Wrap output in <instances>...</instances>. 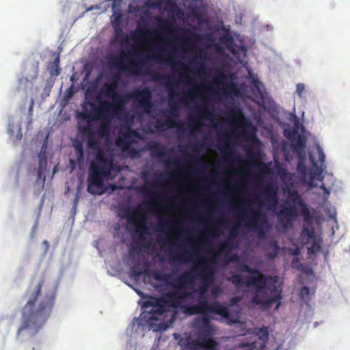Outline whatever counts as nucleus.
<instances>
[{"label": "nucleus", "mask_w": 350, "mask_h": 350, "mask_svg": "<svg viewBox=\"0 0 350 350\" xmlns=\"http://www.w3.org/2000/svg\"><path fill=\"white\" fill-rule=\"evenodd\" d=\"M59 63L60 58L59 55H57L55 59L48 65L47 70L52 77L58 76L60 74Z\"/></svg>", "instance_id": "obj_20"}, {"label": "nucleus", "mask_w": 350, "mask_h": 350, "mask_svg": "<svg viewBox=\"0 0 350 350\" xmlns=\"http://www.w3.org/2000/svg\"><path fill=\"white\" fill-rule=\"evenodd\" d=\"M144 73L150 76L152 81H160L165 83L170 96L169 104L171 107L168 111L167 118L165 121L158 120L156 122L155 128L157 129H161L164 126L169 128L177 127L178 131H183L184 124L180 121L176 123L175 120L173 119V118L178 117L176 103L173 100V97L176 95L175 86L177 84V81L174 80L171 81L170 77L159 72H152L148 68L144 70Z\"/></svg>", "instance_id": "obj_4"}, {"label": "nucleus", "mask_w": 350, "mask_h": 350, "mask_svg": "<svg viewBox=\"0 0 350 350\" xmlns=\"http://www.w3.org/2000/svg\"><path fill=\"white\" fill-rule=\"evenodd\" d=\"M156 20L158 25L161 27L162 31L170 32L174 29L172 22L163 20L161 17L159 16L157 17Z\"/></svg>", "instance_id": "obj_23"}, {"label": "nucleus", "mask_w": 350, "mask_h": 350, "mask_svg": "<svg viewBox=\"0 0 350 350\" xmlns=\"http://www.w3.org/2000/svg\"><path fill=\"white\" fill-rule=\"evenodd\" d=\"M131 271L134 278H139L142 274L148 275L149 271L144 269V271L140 270L137 266H133L131 269Z\"/></svg>", "instance_id": "obj_31"}, {"label": "nucleus", "mask_w": 350, "mask_h": 350, "mask_svg": "<svg viewBox=\"0 0 350 350\" xmlns=\"http://www.w3.org/2000/svg\"><path fill=\"white\" fill-rule=\"evenodd\" d=\"M194 174H199L200 173V171L198 170H193V172Z\"/></svg>", "instance_id": "obj_64"}, {"label": "nucleus", "mask_w": 350, "mask_h": 350, "mask_svg": "<svg viewBox=\"0 0 350 350\" xmlns=\"http://www.w3.org/2000/svg\"><path fill=\"white\" fill-rule=\"evenodd\" d=\"M120 75L115 74L111 77V83H105L103 92L106 97L112 98L111 103L105 102L100 107L93 103L90 105L92 111L82 113L81 117L90 123L91 121L100 120L96 133L88 124L81 127L79 131L87 138L88 147L96 151L94 160L91 161L88 177V191L92 195H102L105 191L104 179H113L120 172V167L111 157H108L100 148V142L96 138L107 137L110 133L111 120L114 116L119 117L124 112V106L127 103V96L117 93L118 83Z\"/></svg>", "instance_id": "obj_1"}, {"label": "nucleus", "mask_w": 350, "mask_h": 350, "mask_svg": "<svg viewBox=\"0 0 350 350\" xmlns=\"http://www.w3.org/2000/svg\"><path fill=\"white\" fill-rule=\"evenodd\" d=\"M238 116H240V117H241V118H244V116H243V114L241 113V111H238Z\"/></svg>", "instance_id": "obj_58"}, {"label": "nucleus", "mask_w": 350, "mask_h": 350, "mask_svg": "<svg viewBox=\"0 0 350 350\" xmlns=\"http://www.w3.org/2000/svg\"><path fill=\"white\" fill-rule=\"evenodd\" d=\"M267 222V217L265 213L260 210H252L251 216L248 217L246 226L254 230L257 231L259 236H262V224Z\"/></svg>", "instance_id": "obj_14"}, {"label": "nucleus", "mask_w": 350, "mask_h": 350, "mask_svg": "<svg viewBox=\"0 0 350 350\" xmlns=\"http://www.w3.org/2000/svg\"><path fill=\"white\" fill-rule=\"evenodd\" d=\"M309 293H310L309 288L307 286H303L300 290L299 295L301 299H304V298L306 297L309 295Z\"/></svg>", "instance_id": "obj_37"}, {"label": "nucleus", "mask_w": 350, "mask_h": 350, "mask_svg": "<svg viewBox=\"0 0 350 350\" xmlns=\"http://www.w3.org/2000/svg\"><path fill=\"white\" fill-rule=\"evenodd\" d=\"M75 150L77 156V161L79 165H81L84 161V150L81 143L78 142L75 144Z\"/></svg>", "instance_id": "obj_24"}, {"label": "nucleus", "mask_w": 350, "mask_h": 350, "mask_svg": "<svg viewBox=\"0 0 350 350\" xmlns=\"http://www.w3.org/2000/svg\"><path fill=\"white\" fill-rule=\"evenodd\" d=\"M271 245L274 247V250H275V252H274V254L271 255V256L272 258H274L277 256L278 254V245L277 244V242L276 241H273L271 242Z\"/></svg>", "instance_id": "obj_44"}, {"label": "nucleus", "mask_w": 350, "mask_h": 350, "mask_svg": "<svg viewBox=\"0 0 350 350\" xmlns=\"http://www.w3.org/2000/svg\"><path fill=\"white\" fill-rule=\"evenodd\" d=\"M236 258H237V256H234L233 257L230 258L228 260V262H230V261H231V260H234Z\"/></svg>", "instance_id": "obj_59"}, {"label": "nucleus", "mask_w": 350, "mask_h": 350, "mask_svg": "<svg viewBox=\"0 0 350 350\" xmlns=\"http://www.w3.org/2000/svg\"><path fill=\"white\" fill-rule=\"evenodd\" d=\"M317 150L318 154V162H316L312 154H310V160L314 168V174L319 176L323 174L324 170L326 168L325 164V154L319 145L317 146Z\"/></svg>", "instance_id": "obj_17"}, {"label": "nucleus", "mask_w": 350, "mask_h": 350, "mask_svg": "<svg viewBox=\"0 0 350 350\" xmlns=\"http://www.w3.org/2000/svg\"><path fill=\"white\" fill-rule=\"evenodd\" d=\"M238 227H239L238 224H235L231 228V229L230 230V235L231 237H234L237 235Z\"/></svg>", "instance_id": "obj_40"}, {"label": "nucleus", "mask_w": 350, "mask_h": 350, "mask_svg": "<svg viewBox=\"0 0 350 350\" xmlns=\"http://www.w3.org/2000/svg\"><path fill=\"white\" fill-rule=\"evenodd\" d=\"M291 145L297 152L302 150L306 146V141L304 137L299 135L296 139H292Z\"/></svg>", "instance_id": "obj_21"}, {"label": "nucleus", "mask_w": 350, "mask_h": 350, "mask_svg": "<svg viewBox=\"0 0 350 350\" xmlns=\"http://www.w3.org/2000/svg\"><path fill=\"white\" fill-rule=\"evenodd\" d=\"M148 275H152L153 279L156 281L163 282L165 284L167 283L168 279L170 278V275L168 273H164L161 271H149Z\"/></svg>", "instance_id": "obj_22"}, {"label": "nucleus", "mask_w": 350, "mask_h": 350, "mask_svg": "<svg viewBox=\"0 0 350 350\" xmlns=\"http://www.w3.org/2000/svg\"><path fill=\"white\" fill-rule=\"evenodd\" d=\"M197 278H199V273L197 271H193L192 269L190 271L183 273L176 279L175 283L171 284L174 291L167 293V297L172 300H180L183 302L191 295V293L185 291L184 288L193 284Z\"/></svg>", "instance_id": "obj_8"}, {"label": "nucleus", "mask_w": 350, "mask_h": 350, "mask_svg": "<svg viewBox=\"0 0 350 350\" xmlns=\"http://www.w3.org/2000/svg\"><path fill=\"white\" fill-rule=\"evenodd\" d=\"M255 202H256L260 206L262 205V202L260 199H258V198H256L255 200Z\"/></svg>", "instance_id": "obj_55"}, {"label": "nucleus", "mask_w": 350, "mask_h": 350, "mask_svg": "<svg viewBox=\"0 0 350 350\" xmlns=\"http://www.w3.org/2000/svg\"><path fill=\"white\" fill-rule=\"evenodd\" d=\"M126 96L127 102L132 100L136 106L143 109L146 113H149L153 107L152 92L149 88L134 91Z\"/></svg>", "instance_id": "obj_11"}, {"label": "nucleus", "mask_w": 350, "mask_h": 350, "mask_svg": "<svg viewBox=\"0 0 350 350\" xmlns=\"http://www.w3.org/2000/svg\"><path fill=\"white\" fill-rule=\"evenodd\" d=\"M189 159H191V160H192V161H193L195 162H199V159H195L194 157H193L191 156H189Z\"/></svg>", "instance_id": "obj_56"}, {"label": "nucleus", "mask_w": 350, "mask_h": 350, "mask_svg": "<svg viewBox=\"0 0 350 350\" xmlns=\"http://www.w3.org/2000/svg\"><path fill=\"white\" fill-rule=\"evenodd\" d=\"M192 270L199 273V279L201 280V284L198 289L200 295H205L210 285L215 280L214 269L210 265L205 263L204 260H202L192 267Z\"/></svg>", "instance_id": "obj_10"}, {"label": "nucleus", "mask_w": 350, "mask_h": 350, "mask_svg": "<svg viewBox=\"0 0 350 350\" xmlns=\"http://www.w3.org/2000/svg\"><path fill=\"white\" fill-rule=\"evenodd\" d=\"M241 298L240 297H234L230 299L228 306H235L241 301Z\"/></svg>", "instance_id": "obj_41"}, {"label": "nucleus", "mask_w": 350, "mask_h": 350, "mask_svg": "<svg viewBox=\"0 0 350 350\" xmlns=\"http://www.w3.org/2000/svg\"><path fill=\"white\" fill-rule=\"evenodd\" d=\"M305 91V85L304 83H298L296 86V92L299 97L302 96V93Z\"/></svg>", "instance_id": "obj_38"}, {"label": "nucleus", "mask_w": 350, "mask_h": 350, "mask_svg": "<svg viewBox=\"0 0 350 350\" xmlns=\"http://www.w3.org/2000/svg\"><path fill=\"white\" fill-rule=\"evenodd\" d=\"M224 152L225 155V159L226 161H232L233 160V152L228 143H225V147L224 148Z\"/></svg>", "instance_id": "obj_32"}, {"label": "nucleus", "mask_w": 350, "mask_h": 350, "mask_svg": "<svg viewBox=\"0 0 350 350\" xmlns=\"http://www.w3.org/2000/svg\"><path fill=\"white\" fill-rule=\"evenodd\" d=\"M201 165L202 168H206L208 167V165L206 163H202Z\"/></svg>", "instance_id": "obj_60"}, {"label": "nucleus", "mask_w": 350, "mask_h": 350, "mask_svg": "<svg viewBox=\"0 0 350 350\" xmlns=\"http://www.w3.org/2000/svg\"><path fill=\"white\" fill-rule=\"evenodd\" d=\"M197 304L202 311L203 316L209 314H217L227 320L230 325L235 324L239 321L237 318H234L230 314L228 307L223 306L217 301L209 303L206 295H200Z\"/></svg>", "instance_id": "obj_9"}, {"label": "nucleus", "mask_w": 350, "mask_h": 350, "mask_svg": "<svg viewBox=\"0 0 350 350\" xmlns=\"http://www.w3.org/2000/svg\"><path fill=\"white\" fill-rule=\"evenodd\" d=\"M314 232L312 229H310L308 227L304 226L302 231L301 236L304 237H307L308 239H310L313 237Z\"/></svg>", "instance_id": "obj_35"}, {"label": "nucleus", "mask_w": 350, "mask_h": 350, "mask_svg": "<svg viewBox=\"0 0 350 350\" xmlns=\"http://www.w3.org/2000/svg\"><path fill=\"white\" fill-rule=\"evenodd\" d=\"M212 234H213V236H218L219 235V231L216 228H215V230L213 232Z\"/></svg>", "instance_id": "obj_54"}, {"label": "nucleus", "mask_w": 350, "mask_h": 350, "mask_svg": "<svg viewBox=\"0 0 350 350\" xmlns=\"http://www.w3.org/2000/svg\"><path fill=\"white\" fill-rule=\"evenodd\" d=\"M230 240H227L226 242L223 243L220 247H219L217 252L215 254V257H218L221 254L227 253L228 249L231 247Z\"/></svg>", "instance_id": "obj_28"}, {"label": "nucleus", "mask_w": 350, "mask_h": 350, "mask_svg": "<svg viewBox=\"0 0 350 350\" xmlns=\"http://www.w3.org/2000/svg\"><path fill=\"white\" fill-rule=\"evenodd\" d=\"M269 339L267 331H260V335L254 334L239 344L243 350H265Z\"/></svg>", "instance_id": "obj_12"}, {"label": "nucleus", "mask_w": 350, "mask_h": 350, "mask_svg": "<svg viewBox=\"0 0 350 350\" xmlns=\"http://www.w3.org/2000/svg\"><path fill=\"white\" fill-rule=\"evenodd\" d=\"M43 283L42 278L35 286L31 284L25 291L28 301L22 308V323L17 331L18 336L23 331H26L29 336L37 334L52 312L55 300V291L44 294L38 306L36 305Z\"/></svg>", "instance_id": "obj_2"}, {"label": "nucleus", "mask_w": 350, "mask_h": 350, "mask_svg": "<svg viewBox=\"0 0 350 350\" xmlns=\"http://www.w3.org/2000/svg\"><path fill=\"white\" fill-rule=\"evenodd\" d=\"M185 312L189 315L203 314L198 304L186 306Z\"/></svg>", "instance_id": "obj_27"}, {"label": "nucleus", "mask_w": 350, "mask_h": 350, "mask_svg": "<svg viewBox=\"0 0 350 350\" xmlns=\"http://www.w3.org/2000/svg\"><path fill=\"white\" fill-rule=\"evenodd\" d=\"M198 94V92L195 89V90H191L189 91V95L192 96H194V95H197Z\"/></svg>", "instance_id": "obj_52"}, {"label": "nucleus", "mask_w": 350, "mask_h": 350, "mask_svg": "<svg viewBox=\"0 0 350 350\" xmlns=\"http://www.w3.org/2000/svg\"><path fill=\"white\" fill-rule=\"evenodd\" d=\"M297 210L295 206H287L283 208L280 211V215H283L286 217V221L290 222L293 216H295Z\"/></svg>", "instance_id": "obj_25"}, {"label": "nucleus", "mask_w": 350, "mask_h": 350, "mask_svg": "<svg viewBox=\"0 0 350 350\" xmlns=\"http://www.w3.org/2000/svg\"><path fill=\"white\" fill-rule=\"evenodd\" d=\"M202 321V324L198 332V338L192 339L190 336H188L185 340L186 342H184L183 339L180 340L181 345L196 350L197 348H203L207 345L217 343L212 338L214 329L210 322L209 315H204Z\"/></svg>", "instance_id": "obj_7"}, {"label": "nucleus", "mask_w": 350, "mask_h": 350, "mask_svg": "<svg viewBox=\"0 0 350 350\" xmlns=\"http://www.w3.org/2000/svg\"><path fill=\"white\" fill-rule=\"evenodd\" d=\"M197 109L202 113L204 114V116L207 118V119H213L214 117H215V115L213 113V111H209L208 110L206 107H197Z\"/></svg>", "instance_id": "obj_34"}, {"label": "nucleus", "mask_w": 350, "mask_h": 350, "mask_svg": "<svg viewBox=\"0 0 350 350\" xmlns=\"http://www.w3.org/2000/svg\"><path fill=\"white\" fill-rule=\"evenodd\" d=\"M127 221L136 227V232L141 236L145 234L148 230L144 217V211L141 206H137L133 212H126Z\"/></svg>", "instance_id": "obj_13"}, {"label": "nucleus", "mask_w": 350, "mask_h": 350, "mask_svg": "<svg viewBox=\"0 0 350 350\" xmlns=\"http://www.w3.org/2000/svg\"><path fill=\"white\" fill-rule=\"evenodd\" d=\"M142 190L146 192H149L148 189L146 187H143Z\"/></svg>", "instance_id": "obj_62"}, {"label": "nucleus", "mask_w": 350, "mask_h": 350, "mask_svg": "<svg viewBox=\"0 0 350 350\" xmlns=\"http://www.w3.org/2000/svg\"><path fill=\"white\" fill-rule=\"evenodd\" d=\"M43 243H44V245H46V248H48V247H49V243H48L47 241H43Z\"/></svg>", "instance_id": "obj_61"}, {"label": "nucleus", "mask_w": 350, "mask_h": 350, "mask_svg": "<svg viewBox=\"0 0 350 350\" xmlns=\"http://www.w3.org/2000/svg\"><path fill=\"white\" fill-rule=\"evenodd\" d=\"M121 15L118 14L115 20L113 21V23H116L117 25L120 23Z\"/></svg>", "instance_id": "obj_53"}, {"label": "nucleus", "mask_w": 350, "mask_h": 350, "mask_svg": "<svg viewBox=\"0 0 350 350\" xmlns=\"http://www.w3.org/2000/svg\"><path fill=\"white\" fill-rule=\"evenodd\" d=\"M219 224L223 226H226L227 224V220L226 219H221L219 221Z\"/></svg>", "instance_id": "obj_51"}, {"label": "nucleus", "mask_w": 350, "mask_h": 350, "mask_svg": "<svg viewBox=\"0 0 350 350\" xmlns=\"http://www.w3.org/2000/svg\"><path fill=\"white\" fill-rule=\"evenodd\" d=\"M321 189L323 191L324 193L325 194H327V195H329V189H327L326 188V187L325 186L324 184H323L321 186Z\"/></svg>", "instance_id": "obj_49"}, {"label": "nucleus", "mask_w": 350, "mask_h": 350, "mask_svg": "<svg viewBox=\"0 0 350 350\" xmlns=\"http://www.w3.org/2000/svg\"><path fill=\"white\" fill-rule=\"evenodd\" d=\"M148 149L150 151L151 154L154 157H162L166 154L164 151L165 147L158 142H152L149 144Z\"/></svg>", "instance_id": "obj_19"}, {"label": "nucleus", "mask_w": 350, "mask_h": 350, "mask_svg": "<svg viewBox=\"0 0 350 350\" xmlns=\"http://www.w3.org/2000/svg\"><path fill=\"white\" fill-rule=\"evenodd\" d=\"M189 33H190V34L192 36L195 37L196 38H199V35L198 34H196V33H191V32H189Z\"/></svg>", "instance_id": "obj_57"}, {"label": "nucleus", "mask_w": 350, "mask_h": 350, "mask_svg": "<svg viewBox=\"0 0 350 350\" xmlns=\"http://www.w3.org/2000/svg\"><path fill=\"white\" fill-rule=\"evenodd\" d=\"M191 120L194 122L196 124V127L191 130V133H193L194 131H198L203 126L202 123L199 120Z\"/></svg>", "instance_id": "obj_39"}, {"label": "nucleus", "mask_w": 350, "mask_h": 350, "mask_svg": "<svg viewBox=\"0 0 350 350\" xmlns=\"http://www.w3.org/2000/svg\"><path fill=\"white\" fill-rule=\"evenodd\" d=\"M243 273H249L245 281V285L250 287H254L255 294L252 297V303L261 306L264 309H269L273 304H275V310H278L281 305L282 295L275 286H273L270 294L267 288L268 277L264 275L260 270L250 267L246 264H241L239 268Z\"/></svg>", "instance_id": "obj_3"}, {"label": "nucleus", "mask_w": 350, "mask_h": 350, "mask_svg": "<svg viewBox=\"0 0 350 350\" xmlns=\"http://www.w3.org/2000/svg\"><path fill=\"white\" fill-rule=\"evenodd\" d=\"M321 245L316 241L312 243V245L308 248V253L309 254H315L321 250Z\"/></svg>", "instance_id": "obj_36"}, {"label": "nucleus", "mask_w": 350, "mask_h": 350, "mask_svg": "<svg viewBox=\"0 0 350 350\" xmlns=\"http://www.w3.org/2000/svg\"><path fill=\"white\" fill-rule=\"evenodd\" d=\"M239 211H240V217L241 218H244L245 217H247V215H246V211L247 210L245 206H240L239 207Z\"/></svg>", "instance_id": "obj_43"}, {"label": "nucleus", "mask_w": 350, "mask_h": 350, "mask_svg": "<svg viewBox=\"0 0 350 350\" xmlns=\"http://www.w3.org/2000/svg\"><path fill=\"white\" fill-rule=\"evenodd\" d=\"M191 255L188 252H184L176 255V260L181 262H187L190 260Z\"/></svg>", "instance_id": "obj_33"}, {"label": "nucleus", "mask_w": 350, "mask_h": 350, "mask_svg": "<svg viewBox=\"0 0 350 350\" xmlns=\"http://www.w3.org/2000/svg\"><path fill=\"white\" fill-rule=\"evenodd\" d=\"M227 280L235 286H239L241 284H245L242 275L239 274L232 275L230 277H228Z\"/></svg>", "instance_id": "obj_26"}, {"label": "nucleus", "mask_w": 350, "mask_h": 350, "mask_svg": "<svg viewBox=\"0 0 350 350\" xmlns=\"http://www.w3.org/2000/svg\"><path fill=\"white\" fill-rule=\"evenodd\" d=\"M128 55L135 57V61L130 62L128 64H125L123 62L122 57L121 56L111 57L109 61V65L113 68L118 69L120 71L128 72L131 75L137 76L141 74V71L144 68L145 64L147 61L154 59L157 62H161L163 60H166L167 63L173 66L174 65V59L171 56H167L165 59L164 55L162 53H158L154 55H146L144 56L142 53L135 51L128 52Z\"/></svg>", "instance_id": "obj_5"}, {"label": "nucleus", "mask_w": 350, "mask_h": 350, "mask_svg": "<svg viewBox=\"0 0 350 350\" xmlns=\"http://www.w3.org/2000/svg\"><path fill=\"white\" fill-rule=\"evenodd\" d=\"M116 38L121 42H126L128 40L127 36H126L122 29L119 27L115 28Z\"/></svg>", "instance_id": "obj_30"}, {"label": "nucleus", "mask_w": 350, "mask_h": 350, "mask_svg": "<svg viewBox=\"0 0 350 350\" xmlns=\"http://www.w3.org/2000/svg\"><path fill=\"white\" fill-rule=\"evenodd\" d=\"M222 293V289L219 286H215L212 288L211 294L213 296H218L219 294Z\"/></svg>", "instance_id": "obj_42"}, {"label": "nucleus", "mask_w": 350, "mask_h": 350, "mask_svg": "<svg viewBox=\"0 0 350 350\" xmlns=\"http://www.w3.org/2000/svg\"><path fill=\"white\" fill-rule=\"evenodd\" d=\"M170 303L172 306H176L183 303L180 300H172L167 297L166 294L162 298L150 296L144 300L142 308V313L140 319L144 321L150 327L152 326V321L158 319V315H162L166 312V304Z\"/></svg>", "instance_id": "obj_6"}, {"label": "nucleus", "mask_w": 350, "mask_h": 350, "mask_svg": "<svg viewBox=\"0 0 350 350\" xmlns=\"http://www.w3.org/2000/svg\"><path fill=\"white\" fill-rule=\"evenodd\" d=\"M69 163H70V165L71 170L72 171L74 170L76 168V165L77 163V159L76 160L70 159L69 160Z\"/></svg>", "instance_id": "obj_48"}, {"label": "nucleus", "mask_w": 350, "mask_h": 350, "mask_svg": "<svg viewBox=\"0 0 350 350\" xmlns=\"http://www.w3.org/2000/svg\"><path fill=\"white\" fill-rule=\"evenodd\" d=\"M174 230L175 229L172 228L170 224L167 221H160L157 225L158 231L167 230L170 232H174Z\"/></svg>", "instance_id": "obj_29"}, {"label": "nucleus", "mask_w": 350, "mask_h": 350, "mask_svg": "<svg viewBox=\"0 0 350 350\" xmlns=\"http://www.w3.org/2000/svg\"><path fill=\"white\" fill-rule=\"evenodd\" d=\"M207 88H208L209 90L215 91V88L213 86H208V87H207Z\"/></svg>", "instance_id": "obj_63"}, {"label": "nucleus", "mask_w": 350, "mask_h": 350, "mask_svg": "<svg viewBox=\"0 0 350 350\" xmlns=\"http://www.w3.org/2000/svg\"><path fill=\"white\" fill-rule=\"evenodd\" d=\"M161 31L156 29H149L146 27H142L140 25H137V34L133 36L136 42H148L153 41L154 38L159 37Z\"/></svg>", "instance_id": "obj_15"}, {"label": "nucleus", "mask_w": 350, "mask_h": 350, "mask_svg": "<svg viewBox=\"0 0 350 350\" xmlns=\"http://www.w3.org/2000/svg\"><path fill=\"white\" fill-rule=\"evenodd\" d=\"M227 79L226 76L224 74H221L216 79V82L218 83H221L224 80Z\"/></svg>", "instance_id": "obj_46"}, {"label": "nucleus", "mask_w": 350, "mask_h": 350, "mask_svg": "<svg viewBox=\"0 0 350 350\" xmlns=\"http://www.w3.org/2000/svg\"><path fill=\"white\" fill-rule=\"evenodd\" d=\"M31 350H40V345L39 344H32L31 345Z\"/></svg>", "instance_id": "obj_50"}, {"label": "nucleus", "mask_w": 350, "mask_h": 350, "mask_svg": "<svg viewBox=\"0 0 350 350\" xmlns=\"http://www.w3.org/2000/svg\"><path fill=\"white\" fill-rule=\"evenodd\" d=\"M278 188L272 183L267 184L263 189V194L265 196V204L268 207L275 206L278 202Z\"/></svg>", "instance_id": "obj_16"}, {"label": "nucleus", "mask_w": 350, "mask_h": 350, "mask_svg": "<svg viewBox=\"0 0 350 350\" xmlns=\"http://www.w3.org/2000/svg\"><path fill=\"white\" fill-rule=\"evenodd\" d=\"M217 346V342L212 345H207L206 347H203L202 349L205 350H215L216 347ZM200 348H197V349H199Z\"/></svg>", "instance_id": "obj_45"}, {"label": "nucleus", "mask_w": 350, "mask_h": 350, "mask_svg": "<svg viewBox=\"0 0 350 350\" xmlns=\"http://www.w3.org/2000/svg\"><path fill=\"white\" fill-rule=\"evenodd\" d=\"M297 169H298L299 172H301V174H306V168L304 165L299 163L298 165Z\"/></svg>", "instance_id": "obj_47"}, {"label": "nucleus", "mask_w": 350, "mask_h": 350, "mask_svg": "<svg viewBox=\"0 0 350 350\" xmlns=\"http://www.w3.org/2000/svg\"><path fill=\"white\" fill-rule=\"evenodd\" d=\"M137 133L131 129V128H128L126 131L121 133L116 140V144L118 147L121 148L123 150H127L130 148V146L132 143V141L130 138L132 136H136Z\"/></svg>", "instance_id": "obj_18"}]
</instances>
